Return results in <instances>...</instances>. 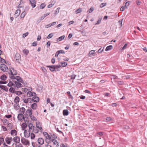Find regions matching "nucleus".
<instances>
[{
	"label": "nucleus",
	"instance_id": "obj_38",
	"mask_svg": "<svg viewBox=\"0 0 147 147\" xmlns=\"http://www.w3.org/2000/svg\"><path fill=\"white\" fill-rule=\"evenodd\" d=\"M36 127L39 130V131L40 132H42V129L41 127H40L39 124H37V123L36 124Z\"/></svg>",
	"mask_w": 147,
	"mask_h": 147
},
{
	"label": "nucleus",
	"instance_id": "obj_17",
	"mask_svg": "<svg viewBox=\"0 0 147 147\" xmlns=\"http://www.w3.org/2000/svg\"><path fill=\"white\" fill-rule=\"evenodd\" d=\"M38 142L40 145H42L44 143V140L42 138H39L37 140Z\"/></svg>",
	"mask_w": 147,
	"mask_h": 147
},
{
	"label": "nucleus",
	"instance_id": "obj_20",
	"mask_svg": "<svg viewBox=\"0 0 147 147\" xmlns=\"http://www.w3.org/2000/svg\"><path fill=\"white\" fill-rule=\"evenodd\" d=\"M32 101L34 102H38L39 100V98L38 97H37L36 96L34 97H32Z\"/></svg>",
	"mask_w": 147,
	"mask_h": 147
},
{
	"label": "nucleus",
	"instance_id": "obj_16",
	"mask_svg": "<svg viewBox=\"0 0 147 147\" xmlns=\"http://www.w3.org/2000/svg\"><path fill=\"white\" fill-rule=\"evenodd\" d=\"M52 142H53V145H55L56 147H59V143L57 140L53 139L52 140Z\"/></svg>",
	"mask_w": 147,
	"mask_h": 147
},
{
	"label": "nucleus",
	"instance_id": "obj_28",
	"mask_svg": "<svg viewBox=\"0 0 147 147\" xmlns=\"http://www.w3.org/2000/svg\"><path fill=\"white\" fill-rule=\"evenodd\" d=\"M95 51V50H91L89 52L88 54V56L89 57H91L94 54Z\"/></svg>",
	"mask_w": 147,
	"mask_h": 147
},
{
	"label": "nucleus",
	"instance_id": "obj_24",
	"mask_svg": "<svg viewBox=\"0 0 147 147\" xmlns=\"http://www.w3.org/2000/svg\"><path fill=\"white\" fill-rule=\"evenodd\" d=\"M20 10L19 9L16 10L15 14V16H16V18L17 17L19 16L20 13Z\"/></svg>",
	"mask_w": 147,
	"mask_h": 147
},
{
	"label": "nucleus",
	"instance_id": "obj_53",
	"mask_svg": "<svg viewBox=\"0 0 147 147\" xmlns=\"http://www.w3.org/2000/svg\"><path fill=\"white\" fill-rule=\"evenodd\" d=\"M53 36V35L52 34V33H51L47 36V38L48 39L51 38Z\"/></svg>",
	"mask_w": 147,
	"mask_h": 147
},
{
	"label": "nucleus",
	"instance_id": "obj_15",
	"mask_svg": "<svg viewBox=\"0 0 147 147\" xmlns=\"http://www.w3.org/2000/svg\"><path fill=\"white\" fill-rule=\"evenodd\" d=\"M30 133L26 130H25L24 132V136L26 138H28L30 136Z\"/></svg>",
	"mask_w": 147,
	"mask_h": 147
},
{
	"label": "nucleus",
	"instance_id": "obj_39",
	"mask_svg": "<svg viewBox=\"0 0 147 147\" xmlns=\"http://www.w3.org/2000/svg\"><path fill=\"white\" fill-rule=\"evenodd\" d=\"M0 62L2 63V64H3L4 63H6L5 60L2 58L1 57H0Z\"/></svg>",
	"mask_w": 147,
	"mask_h": 147
},
{
	"label": "nucleus",
	"instance_id": "obj_54",
	"mask_svg": "<svg viewBox=\"0 0 147 147\" xmlns=\"http://www.w3.org/2000/svg\"><path fill=\"white\" fill-rule=\"evenodd\" d=\"M22 89H23V91L25 92H27L29 90H30V89H28L27 88H22Z\"/></svg>",
	"mask_w": 147,
	"mask_h": 147
},
{
	"label": "nucleus",
	"instance_id": "obj_51",
	"mask_svg": "<svg viewBox=\"0 0 147 147\" xmlns=\"http://www.w3.org/2000/svg\"><path fill=\"white\" fill-rule=\"evenodd\" d=\"M34 131H33V132L35 134H37L38 133L39 131H40L38 129L36 128L35 129L34 128Z\"/></svg>",
	"mask_w": 147,
	"mask_h": 147
},
{
	"label": "nucleus",
	"instance_id": "obj_33",
	"mask_svg": "<svg viewBox=\"0 0 147 147\" xmlns=\"http://www.w3.org/2000/svg\"><path fill=\"white\" fill-rule=\"evenodd\" d=\"M7 86L9 87H11L12 86H15V84L11 81H9L7 84Z\"/></svg>",
	"mask_w": 147,
	"mask_h": 147
},
{
	"label": "nucleus",
	"instance_id": "obj_44",
	"mask_svg": "<svg viewBox=\"0 0 147 147\" xmlns=\"http://www.w3.org/2000/svg\"><path fill=\"white\" fill-rule=\"evenodd\" d=\"M14 93L16 95L19 96L22 94V92L20 91H15Z\"/></svg>",
	"mask_w": 147,
	"mask_h": 147
},
{
	"label": "nucleus",
	"instance_id": "obj_37",
	"mask_svg": "<svg viewBox=\"0 0 147 147\" xmlns=\"http://www.w3.org/2000/svg\"><path fill=\"white\" fill-rule=\"evenodd\" d=\"M27 126V125L26 123H23L22 125V129L24 130L26 128Z\"/></svg>",
	"mask_w": 147,
	"mask_h": 147
},
{
	"label": "nucleus",
	"instance_id": "obj_2",
	"mask_svg": "<svg viewBox=\"0 0 147 147\" xmlns=\"http://www.w3.org/2000/svg\"><path fill=\"white\" fill-rule=\"evenodd\" d=\"M43 134L46 139L45 140L46 142L48 144L51 143L53 139L46 132H44Z\"/></svg>",
	"mask_w": 147,
	"mask_h": 147
},
{
	"label": "nucleus",
	"instance_id": "obj_36",
	"mask_svg": "<svg viewBox=\"0 0 147 147\" xmlns=\"http://www.w3.org/2000/svg\"><path fill=\"white\" fill-rule=\"evenodd\" d=\"M7 78L5 74H3L1 76L0 79L2 80H5Z\"/></svg>",
	"mask_w": 147,
	"mask_h": 147
},
{
	"label": "nucleus",
	"instance_id": "obj_57",
	"mask_svg": "<svg viewBox=\"0 0 147 147\" xmlns=\"http://www.w3.org/2000/svg\"><path fill=\"white\" fill-rule=\"evenodd\" d=\"M59 7H58L57 8L55 11V13L56 14L58 13L59 12Z\"/></svg>",
	"mask_w": 147,
	"mask_h": 147
},
{
	"label": "nucleus",
	"instance_id": "obj_22",
	"mask_svg": "<svg viewBox=\"0 0 147 147\" xmlns=\"http://www.w3.org/2000/svg\"><path fill=\"white\" fill-rule=\"evenodd\" d=\"M26 109L24 107H21L20 110V114H22L23 115Z\"/></svg>",
	"mask_w": 147,
	"mask_h": 147
},
{
	"label": "nucleus",
	"instance_id": "obj_18",
	"mask_svg": "<svg viewBox=\"0 0 147 147\" xmlns=\"http://www.w3.org/2000/svg\"><path fill=\"white\" fill-rule=\"evenodd\" d=\"M14 79H15L18 82L23 83V81L22 80V78L19 76H17L16 77H15Z\"/></svg>",
	"mask_w": 147,
	"mask_h": 147
},
{
	"label": "nucleus",
	"instance_id": "obj_30",
	"mask_svg": "<svg viewBox=\"0 0 147 147\" xmlns=\"http://www.w3.org/2000/svg\"><path fill=\"white\" fill-rule=\"evenodd\" d=\"M113 46L112 45H109L107 46L106 49L105 51H108L110 50L113 49Z\"/></svg>",
	"mask_w": 147,
	"mask_h": 147
},
{
	"label": "nucleus",
	"instance_id": "obj_26",
	"mask_svg": "<svg viewBox=\"0 0 147 147\" xmlns=\"http://www.w3.org/2000/svg\"><path fill=\"white\" fill-rule=\"evenodd\" d=\"M32 145L33 147H40V145H38L37 144L36 142H32Z\"/></svg>",
	"mask_w": 147,
	"mask_h": 147
},
{
	"label": "nucleus",
	"instance_id": "obj_25",
	"mask_svg": "<svg viewBox=\"0 0 147 147\" xmlns=\"http://www.w3.org/2000/svg\"><path fill=\"white\" fill-rule=\"evenodd\" d=\"M63 115L64 116H67L69 114V112L67 109L64 110L63 112Z\"/></svg>",
	"mask_w": 147,
	"mask_h": 147
},
{
	"label": "nucleus",
	"instance_id": "obj_63",
	"mask_svg": "<svg viewBox=\"0 0 147 147\" xmlns=\"http://www.w3.org/2000/svg\"><path fill=\"white\" fill-rule=\"evenodd\" d=\"M47 48H48L50 46L51 43L50 41H49L47 43Z\"/></svg>",
	"mask_w": 147,
	"mask_h": 147
},
{
	"label": "nucleus",
	"instance_id": "obj_48",
	"mask_svg": "<svg viewBox=\"0 0 147 147\" xmlns=\"http://www.w3.org/2000/svg\"><path fill=\"white\" fill-rule=\"evenodd\" d=\"M82 11V9L80 8H79L78 9L76 10L75 11V12L76 13H78L80 12H81Z\"/></svg>",
	"mask_w": 147,
	"mask_h": 147
},
{
	"label": "nucleus",
	"instance_id": "obj_19",
	"mask_svg": "<svg viewBox=\"0 0 147 147\" xmlns=\"http://www.w3.org/2000/svg\"><path fill=\"white\" fill-rule=\"evenodd\" d=\"M0 88L5 91L7 92L8 90V88L6 86L0 85Z\"/></svg>",
	"mask_w": 147,
	"mask_h": 147
},
{
	"label": "nucleus",
	"instance_id": "obj_49",
	"mask_svg": "<svg viewBox=\"0 0 147 147\" xmlns=\"http://www.w3.org/2000/svg\"><path fill=\"white\" fill-rule=\"evenodd\" d=\"M3 122L5 124H7L8 123V121L6 119H4L3 120Z\"/></svg>",
	"mask_w": 147,
	"mask_h": 147
},
{
	"label": "nucleus",
	"instance_id": "obj_31",
	"mask_svg": "<svg viewBox=\"0 0 147 147\" xmlns=\"http://www.w3.org/2000/svg\"><path fill=\"white\" fill-rule=\"evenodd\" d=\"M16 88H13L12 87H11L9 89V91L11 93H14L15 92V89Z\"/></svg>",
	"mask_w": 147,
	"mask_h": 147
},
{
	"label": "nucleus",
	"instance_id": "obj_27",
	"mask_svg": "<svg viewBox=\"0 0 147 147\" xmlns=\"http://www.w3.org/2000/svg\"><path fill=\"white\" fill-rule=\"evenodd\" d=\"M19 101H20V98H19V97L18 96H16L15 97V98L14 100V102L15 103H18L19 102Z\"/></svg>",
	"mask_w": 147,
	"mask_h": 147
},
{
	"label": "nucleus",
	"instance_id": "obj_4",
	"mask_svg": "<svg viewBox=\"0 0 147 147\" xmlns=\"http://www.w3.org/2000/svg\"><path fill=\"white\" fill-rule=\"evenodd\" d=\"M14 58L16 59V61L18 63H20V61L21 60V55H20L18 53L16 54Z\"/></svg>",
	"mask_w": 147,
	"mask_h": 147
},
{
	"label": "nucleus",
	"instance_id": "obj_10",
	"mask_svg": "<svg viewBox=\"0 0 147 147\" xmlns=\"http://www.w3.org/2000/svg\"><path fill=\"white\" fill-rule=\"evenodd\" d=\"M24 117L23 115L19 113L18 115L17 118L18 119L19 121H22L24 120Z\"/></svg>",
	"mask_w": 147,
	"mask_h": 147
},
{
	"label": "nucleus",
	"instance_id": "obj_61",
	"mask_svg": "<svg viewBox=\"0 0 147 147\" xmlns=\"http://www.w3.org/2000/svg\"><path fill=\"white\" fill-rule=\"evenodd\" d=\"M23 102L25 103H27L28 102V98H25L23 99Z\"/></svg>",
	"mask_w": 147,
	"mask_h": 147
},
{
	"label": "nucleus",
	"instance_id": "obj_13",
	"mask_svg": "<svg viewBox=\"0 0 147 147\" xmlns=\"http://www.w3.org/2000/svg\"><path fill=\"white\" fill-rule=\"evenodd\" d=\"M10 134L12 136H16L17 134V131L15 129H13L11 131Z\"/></svg>",
	"mask_w": 147,
	"mask_h": 147
},
{
	"label": "nucleus",
	"instance_id": "obj_55",
	"mask_svg": "<svg viewBox=\"0 0 147 147\" xmlns=\"http://www.w3.org/2000/svg\"><path fill=\"white\" fill-rule=\"evenodd\" d=\"M76 76V75H75V74L72 75L71 76V79H75Z\"/></svg>",
	"mask_w": 147,
	"mask_h": 147
},
{
	"label": "nucleus",
	"instance_id": "obj_59",
	"mask_svg": "<svg viewBox=\"0 0 147 147\" xmlns=\"http://www.w3.org/2000/svg\"><path fill=\"white\" fill-rule=\"evenodd\" d=\"M43 71L45 73H46L47 72V70L46 68L43 67H41Z\"/></svg>",
	"mask_w": 147,
	"mask_h": 147
},
{
	"label": "nucleus",
	"instance_id": "obj_58",
	"mask_svg": "<svg viewBox=\"0 0 147 147\" xmlns=\"http://www.w3.org/2000/svg\"><path fill=\"white\" fill-rule=\"evenodd\" d=\"M127 44H125L123 47L122 48V50H124L126 48V47L127 46Z\"/></svg>",
	"mask_w": 147,
	"mask_h": 147
},
{
	"label": "nucleus",
	"instance_id": "obj_3",
	"mask_svg": "<svg viewBox=\"0 0 147 147\" xmlns=\"http://www.w3.org/2000/svg\"><path fill=\"white\" fill-rule=\"evenodd\" d=\"M0 68L1 70L3 72H7L9 69L7 66L4 64H1L0 65Z\"/></svg>",
	"mask_w": 147,
	"mask_h": 147
},
{
	"label": "nucleus",
	"instance_id": "obj_62",
	"mask_svg": "<svg viewBox=\"0 0 147 147\" xmlns=\"http://www.w3.org/2000/svg\"><path fill=\"white\" fill-rule=\"evenodd\" d=\"M7 83V82L6 81H0V84H6Z\"/></svg>",
	"mask_w": 147,
	"mask_h": 147
},
{
	"label": "nucleus",
	"instance_id": "obj_42",
	"mask_svg": "<svg viewBox=\"0 0 147 147\" xmlns=\"http://www.w3.org/2000/svg\"><path fill=\"white\" fill-rule=\"evenodd\" d=\"M31 138L32 139H34L35 137V135L32 133V132H31V134L30 135Z\"/></svg>",
	"mask_w": 147,
	"mask_h": 147
},
{
	"label": "nucleus",
	"instance_id": "obj_43",
	"mask_svg": "<svg viewBox=\"0 0 147 147\" xmlns=\"http://www.w3.org/2000/svg\"><path fill=\"white\" fill-rule=\"evenodd\" d=\"M24 54L27 55L29 53V51L27 49H24L23 51Z\"/></svg>",
	"mask_w": 147,
	"mask_h": 147
},
{
	"label": "nucleus",
	"instance_id": "obj_52",
	"mask_svg": "<svg viewBox=\"0 0 147 147\" xmlns=\"http://www.w3.org/2000/svg\"><path fill=\"white\" fill-rule=\"evenodd\" d=\"M94 10V8L92 7H91L88 10V12L89 13L92 12Z\"/></svg>",
	"mask_w": 147,
	"mask_h": 147
},
{
	"label": "nucleus",
	"instance_id": "obj_11",
	"mask_svg": "<svg viewBox=\"0 0 147 147\" xmlns=\"http://www.w3.org/2000/svg\"><path fill=\"white\" fill-rule=\"evenodd\" d=\"M12 140L15 142L19 143L20 141V138L19 137L16 136L12 138Z\"/></svg>",
	"mask_w": 147,
	"mask_h": 147
},
{
	"label": "nucleus",
	"instance_id": "obj_23",
	"mask_svg": "<svg viewBox=\"0 0 147 147\" xmlns=\"http://www.w3.org/2000/svg\"><path fill=\"white\" fill-rule=\"evenodd\" d=\"M55 66L54 65H52V66H47V67H49L50 70L53 72L55 71V67H54Z\"/></svg>",
	"mask_w": 147,
	"mask_h": 147
},
{
	"label": "nucleus",
	"instance_id": "obj_21",
	"mask_svg": "<svg viewBox=\"0 0 147 147\" xmlns=\"http://www.w3.org/2000/svg\"><path fill=\"white\" fill-rule=\"evenodd\" d=\"M14 107L16 110H18L20 108L19 104L18 103H15L14 105Z\"/></svg>",
	"mask_w": 147,
	"mask_h": 147
},
{
	"label": "nucleus",
	"instance_id": "obj_34",
	"mask_svg": "<svg viewBox=\"0 0 147 147\" xmlns=\"http://www.w3.org/2000/svg\"><path fill=\"white\" fill-rule=\"evenodd\" d=\"M61 64V67H65L67 65V63L63 61L60 63Z\"/></svg>",
	"mask_w": 147,
	"mask_h": 147
},
{
	"label": "nucleus",
	"instance_id": "obj_7",
	"mask_svg": "<svg viewBox=\"0 0 147 147\" xmlns=\"http://www.w3.org/2000/svg\"><path fill=\"white\" fill-rule=\"evenodd\" d=\"M21 141L23 144L26 145H29L30 143L29 141L24 138L21 139Z\"/></svg>",
	"mask_w": 147,
	"mask_h": 147
},
{
	"label": "nucleus",
	"instance_id": "obj_6",
	"mask_svg": "<svg viewBox=\"0 0 147 147\" xmlns=\"http://www.w3.org/2000/svg\"><path fill=\"white\" fill-rule=\"evenodd\" d=\"M5 140L6 144L9 145L11 144L13 141L12 138L11 137H6Z\"/></svg>",
	"mask_w": 147,
	"mask_h": 147
},
{
	"label": "nucleus",
	"instance_id": "obj_1",
	"mask_svg": "<svg viewBox=\"0 0 147 147\" xmlns=\"http://www.w3.org/2000/svg\"><path fill=\"white\" fill-rule=\"evenodd\" d=\"M10 73L9 72V77L10 78L13 79H14L15 77L14 76L17 74V72L16 70H15L13 68H11L9 69Z\"/></svg>",
	"mask_w": 147,
	"mask_h": 147
},
{
	"label": "nucleus",
	"instance_id": "obj_41",
	"mask_svg": "<svg viewBox=\"0 0 147 147\" xmlns=\"http://www.w3.org/2000/svg\"><path fill=\"white\" fill-rule=\"evenodd\" d=\"M46 5L44 3H42L39 6V8L40 9H42L44 8Z\"/></svg>",
	"mask_w": 147,
	"mask_h": 147
},
{
	"label": "nucleus",
	"instance_id": "obj_5",
	"mask_svg": "<svg viewBox=\"0 0 147 147\" xmlns=\"http://www.w3.org/2000/svg\"><path fill=\"white\" fill-rule=\"evenodd\" d=\"M36 94L35 93L32 92L31 91H29L27 92V96L29 97H34L36 96Z\"/></svg>",
	"mask_w": 147,
	"mask_h": 147
},
{
	"label": "nucleus",
	"instance_id": "obj_45",
	"mask_svg": "<svg viewBox=\"0 0 147 147\" xmlns=\"http://www.w3.org/2000/svg\"><path fill=\"white\" fill-rule=\"evenodd\" d=\"M26 15V13L25 11H23L22 13H21V16H20V17L21 18H23L25 17V16Z\"/></svg>",
	"mask_w": 147,
	"mask_h": 147
},
{
	"label": "nucleus",
	"instance_id": "obj_8",
	"mask_svg": "<svg viewBox=\"0 0 147 147\" xmlns=\"http://www.w3.org/2000/svg\"><path fill=\"white\" fill-rule=\"evenodd\" d=\"M28 126L29 129L28 131L30 132H33L34 128L33 125L32 123H30L28 124Z\"/></svg>",
	"mask_w": 147,
	"mask_h": 147
},
{
	"label": "nucleus",
	"instance_id": "obj_50",
	"mask_svg": "<svg viewBox=\"0 0 147 147\" xmlns=\"http://www.w3.org/2000/svg\"><path fill=\"white\" fill-rule=\"evenodd\" d=\"M54 3H55L54 2L53 3V2H52L51 4H50L48 5V6H47L48 8H50L51 7L54 5Z\"/></svg>",
	"mask_w": 147,
	"mask_h": 147
},
{
	"label": "nucleus",
	"instance_id": "obj_12",
	"mask_svg": "<svg viewBox=\"0 0 147 147\" xmlns=\"http://www.w3.org/2000/svg\"><path fill=\"white\" fill-rule=\"evenodd\" d=\"M32 110L31 109H27L26 112V115H28L29 116L30 115H32Z\"/></svg>",
	"mask_w": 147,
	"mask_h": 147
},
{
	"label": "nucleus",
	"instance_id": "obj_29",
	"mask_svg": "<svg viewBox=\"0 0 147 147\" xmlns=\"http://www.w3.org/2000/svg\"><path fill=\"white\" fill-rule=\"evenodd\" d=\"M31 107L34 110L36 109L37 107V105L36 103H34L32 105Z\"/></svg>",
	"mask_w": 147,
	"mask_h": 147
},
{
	"label": "nucleus",
	"instance_id": "obj_32",
	"mask_svg": "<svg viewBox=\"0 0 147 147\" xmlns=\"http://www.w3.org/2000/svg\"><path fill=\"white\" fill-rule=\"evenodd\" d=\"M65 36L64 35L60 37H59L57 39V41H61L62 40H63L64 39V38H65Z\"/></svg>",
	"mask_w": 147,
	"mask_h": 147
},
{
	"label": "nucleus",
	"instance_id": "obj_35",
	"mask_svg": "<svg viewBox=\"0 0 147 147\" xmlns=\"http://www.w3.org/2000/svg\"><path fill=\"white\" fill-rule=\"evenodd\" d=\"M30 118L32 120L34 121H36L37 120V119L34 116H33L32 114V115H30L29 116Z\"/></svg>",
	"mask_w": 147,
	"mask_h": 147
},
{
	"label": "nucleus",
	"instance_id": "obj_56",
	"mask_svg": "<svg viewBox=\"0 0 147 147\" xmlns=\"http://www.w3.org/2000/svg\"><path fill=\"white\" fill-rule=\"evenodd\" d=\"M54 66H55L54 67H55V69H57L59 68L61 66L60 65H55Z\"/></svg>",
	"mask_w": 147,
	"mask_h": 147
},
{
	"label": "nucleus",
	"instance_id": "obj_9",
	"mask_svg": "<svg viewBox=\"0 0 147 147\" xmlns=\"http://www.w3.org/2000/svg\"><path fill=\"white\" fill-rule=\"evenodd\" d=\"M13 82H14V83L15 84V85L16 86H15V88H19L22 87L23 86V85L22 84L20 83V82H17V81H13Z\"/></svg>",
	"mask_w": 147,
	"mask_h": 147
},
{
	"label": "nucleus",
	"instance_id": "obj_64",
	"mask_svg": "<svg viewBox=\"0 0 147 147\" xmlns=\"http://www.w3.org/2000/svg\"><path fill=\"white\" fill-rule=\"evenodd\" d=\"M106 5V3H102L100 5V7H103L105 6Z\"/></svg>",
	"mask_w": 147,
	"mask_h": 147
},
{
	"label": "nucleus",
	"instance_id": "obj_40",
	"mask_svg": "<svg viewBox=\"0 0 147 147\" xmlns=\"http://www.w3.org/2000/svg\"><path fill=\"white\" fill-rule=\"evenodd\" d=\"M131 3L130 1H128L127 2L125 3V8L126 9H127V7H128L129 6V4H130L129 3Z\"/></svg>",
	"mask_w": 147,
	"mask_h": 147
},
{
	"label": "nucleus",
	"instance_id": "obj_14",
	"mask_svg": "<svg viewBox=\"0 0 147 147\" xmlns=\"http://www.w3.org/2000/svg\"><path fill=\"white\" fill-rule=\"evenodd\" d=\"M30 3L33 8L35 7L36 6V2L35 0H29Z\"/></svg>",
	"mask_w": 147,
	"mask_h": 147
},
{
	"label": "nucleus",
	"instance_id": "obj_47",
	"mask_svg": "<svg viewBox=\"0 0 147 147\" xmlns=\"http://www.w3.org/2000/svg\"><path fill=\"white\" fill-rule=\"evenodd\" d=\"M24 120L25 123H26V122H29L28 117H27L26 116L24 117Z\"/></svg>",
	"mask_w": 147,
	"mask_h": 147
},
{
	"label": "nucleus",
	"instance_id": "obj_46",
	"mask_svg": "<svg viewBox=\"0 0 147 147\" xmlns=\"http://www.w3.org/2000/svg\"><path fill=\"white\" fill-rule=\"evenodd\" d=\"M4 138L0 137V146L2 143L4 142Z\"/></svg>",
	"mask_w": 147,
	"mask_h": 147
},
{
	"label": "nucleus",
	"instance_id": "obj_60",
	"mask_svg": "<svg viewBox=\"0 0 147 147\" xmlns=\"http://www.w3.org/2000/svg\"><path fill=\"white\" fill-rule=\"evenodd\" d=\"M125 7V6H122L120 8V11H123L124 10Z\"/></svg>",
	"mask_w": 147,
	"mask_h": 147
}]
</instances>
